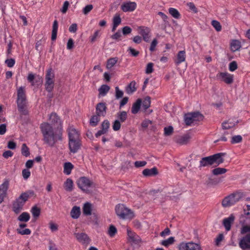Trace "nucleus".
<instances>
[{
    "mask_svg": "<svg viewBox=\"0 0 250 250\" xmlns=\"http://www.w3.org/2000/svg\"><path fill=\"white\" fill-rule=\"evenodd\" d=\"M158 15L159 16H160L161 17V19L163 20L165 25L168 23V22L167 21L168 17L165 14H164V13H163L162 12H159L158 13Z\"/></svg>",
    "mask_w": 250,
    "mask_h": 250,
    "instance_id": "052dcab7",
    "label": "nucleus"
},
{
    "mask_svg": "<svg viewBox=\"0 0 250 250\" xmlns=\"http://www.w3.org/2000/svg\"><path fill=\"white\" fill-rule=\"evenodd\" d=\"M110 90V87L106 84H103L99 88V96H105Z\"/></svg>",
    "mask_w": 250,
    "mask_h": 250,
    "instance_id": "473e14b6",
    "label": "nucleus"
},
{
    "mask_svg": "<svg viewBox=\"0 0 250 250\" xmlns=\"http://www.w3.org/2000/svg\"><path fill=\"white\" fill-rule=\"evenodd\" d=\"M241 42L237 40H232L230 43V50L232 52H235L240 50L241 47Z\"/></svg>",
    "mask_w": 250,
    "mask_h": 250,
    "instance_id": "b1692460",
    "label": "nucleus"
},
{
    "mask_svg": "<svg viewBox=\"0 0 250 250\" xmlns=\"http://www.w3.org/2000/svg\"><path fill=\"white\" fill-rule=\"evenodd\" d=\"M27 102L17 103L18 109L20 113V117L21 118L22 115H28L29 112L27 108Z\"/></svg>",
    "mask_w": 250,
    "mask_h": 250,
    "instance_id": "6ab92c4d",
    "label": "nucleus"
},
{
    "mask_svg": "<svg viewBox=\"0 0 250 250\" xmlns=\"http://www.w3.org/2000/svg\"><path fill=\"white\" fill-rule=\"evenodd\" d=\"M121 123L119 120H116L113 123V129L114 131H118L121 128Z\"/></svg>",
    "mask_w": 250,
    "mask_h": 250,
    "instance_id": "4d7b16f0",
    "label": "nucleus"
},
{
    "mask_svg": "<svg viewBox=\"0 0 250 250\" xmlns=\"http://www.w3.org/2000/svg\"><path fill=\"white\" fill-rule=\"evenodd\" d=\"M30 219V215L27 212H22L20 215L19 216L18 219L21 222H26L29 221Z\"/></svg>",
    "mask_w": 250,
    "mask_h": 250,
    "instance_id": "a19ab883",
    "label": "nucleus"
},
{
    "mask_svg": "<svg viewBox=\"0 0 250 250\" xmlns=\"http://www.w3.org/2000/svg\"><path fill=\"white\" fill-rule=\"evenodd\" d=\"M139 33L141 35L143 38V40L146 42L149 41L150 36L149 35L150 30L149 28L144 26H140L138 27Z\"/></svg>",
    "mask_w": 250,
    "mask_h": 250,
    "instance_id": "f3484780",
    "label": "nucleus"
},
{
    "mask_svg": "<svg viewBox=\"0 0 250 250\" xmlns=\"http://www.w3.org/2000/svg\"><path fill=\"white\" fill-rule=\"evenodd\" d=\"M136 7L137 4L136 2L127 1L122 3L121 6V9L124 12H128L134 11Z\"/></svg>",
    "mask_w": 250,
    "mask_h": 250,
    "instance_id": "f8f14e48",
    "label": "nucleus"
},
{
    "mask_svg": "<svg viewBox=\"0 0 250 250\" xmlns=\"http://www.w3.org/2000/svg\"><path fill=\"white\" fill-rule=\"evenodd\" d=\"M109 126V122L108 120H104L102 124V129L107 132Z\"/></svg>",
    "mask_w": 250,
    "mask_h": 250,
    "instance_id": "680f3d73",
    "label": "nucleus"
},
{
    "mask_svg": "<svg viewBox=\"0 0 250 250\" xmlns=\"http://www.w3.org/2000/svg\"><path fill=\"white\" fill-rule=\"evenodd\" d=\"M73 165L70 162H66L64 164L63 172L66 175H69L72 169L73 168Z\"/></svg>",
    "mask_w": 250,
    "mask_h": 250,
    "instance_id": "7c9ffc66",
    "label": "nucleus"
},
{
    "mask_svg": "<svg viewBox=\"0 0 250 250\" xmlns=\"http://www.w3.org/2000/svg\"><path fill=\"white\" fill-rule=\"evenodd\" d=\"M127 233L128 241L131 243L132 244H139L142 242L141 237L135 232L131 231L130 229H127Z\"/></svg>",
    "mask_w": 250,
    "mask_h": 250,
    "instance_id": "9d476101",
    "label": "nucleus"
},
{
    "mask_svg": "<svg viewBox=\"0 0 250 250\" xmlns=\"http://www.w3.org/2000/svg\"><path fill=\"white\" fill-rule=\"evenodd\" d=\"M31 211L35 220L39 217L41 214V209L36 206L32 207Z\"/></svg>",
    "mask_w": 250,
    "mask_h": 250,
    "instance_id": "e433bc0d",
    "label": "nucleus"
},
{
    "mask_svg": "<svg viewBox=\"0 0 250 250\" xmlns=\"http://www.w3.org/2000/svg\"><path fill=\"white\" fill-rule=\"evenodd\" d=\"M221 181L220 179H217L216 178H209L206 181V184L208 186L212 185H215L218 184Z\"/></svg>",
    "mask_w": 250,
    "mask_h": 250,
    "instance_id": "de8ad7c7",
    "label": "nucleus"
},
{
    "mask_svg": "<svg viewBox=\"0 0 250 250\" xmlns=\"http://www.w3.org/2000/svg\"><path fill=\"white\" fill-rule=\"evenodd\" d=\"M174 242V238L173 237H170L167 240H163L161 242V245L167 247L170 245L172 244Z\"/></svg>",
    "mask_w": 250,
    "mask_h": 250,
    "instance_id": "09e8293b",
    "label": "nucleus"
},
{
    "mask_svg": "<svg viewBox=\"0 0 250 250\" xmlns=\"http://www.w3.org/2000/svg\"><path fill=\"white\" fill-rule=\"evenodd\" d=\"M92 184L93 182L85 177H81L77 181L78 187L86 193L90 192L87 188L90 187Z\"/></svg>",
    "mask_w": 250,
    "mask_h": 250,
    "instance_id": "6e6552de",
    "label": "nucleus"
},
{
    "mask_svg": "<svg viewBox=\"0 0 250 250\" xmlns=\"http://www.w3.org/2000/svg\"><path fill=\"white\" fill-rule=\"evenodd\" d=\"M118 62V58L117 57L111 58L109 59L107 61L106 68L108 69H111Z\"/></svg>",
    "mask_w": 250,
    "mask_h": 250,
    "instance_id": "f704fd0d",
    "label": "nucleus"
},
{
    "mask_svg": "<svg viewBox=\"0 0 250 250\" xmlns=\"http://www.w3.org/2000/svg\"><path fill=\"white\" fill-rule=\"evenodd\" d=\"M27 102L25 87L21 86L17 90V103Z\"/></svg>",
    "mask_w": 250,
    "mask_h": 250,
    "instance_id": "4468645a",
    "label": "nucleus"
},
{
    "mask_svg": "<svg viewBox=\"0 0 250 250\" xmlns=\"http://www.w3.org/2000/svg\"><path fill=\"white\" fill-rule=\"evenodd\" d=\"M184 120L187 125H189L194 122L191 113L185 115Z\"/></svg>",
    "mask_w": 250,
    "mask_h": 250,
    "instance_id": "49530a36",
    "label": "nucleus"
},
{
    "mask_svg": "<svg viewBox=\"0 0 250 250\" xmlns=\"http://www.w3.org/2000/svg\"><path fill=\"white\" fill-rule=\"evenodd\" d=\"M225 155L226 153H218L202 158H200L199 155H196L195 160L200 159L198 167L201 168L202 167H210L214 163H216L218 166L222 164L224 162L223 157Z\"/></svg>",
    "mask_w": 250,
    "mask_h": 250,
    "instance_id": "f257e3e1",
    "label": "nucleus"
},
{
    "mask_svg": "<svg viewBox=\"0 0 250 250\" xmlns=\"http://www.w3.org/2000/svg\"><path fill=\"white\" fill-rule=\"evenodd\" d=\"M153 63H152V62L148 63L146 65V74H150V73H152L153 71Z\"/></svg>",
    "mask_w": 250,
    "mask_h": 250,
    "instance_id": "bf43d9fd",
    "label": "nucleus"
},
{
    "mask_svg": "<svg viewBox=\"0 0 250 250\" xmlns=\"http://www.w3.org/2000/svg\"><path fill=\"white\" fill-rule=\"evenodd\" d=\"M81 214L80 208L77 206H74L70 212V215L72 218L77 219Z\"/></svg>",
    "mask_w": 250,
    "mask_h": 250,
    "instance_id": "c85d7f7f",
    "label": "nucleus"
},
{
    "mask_svg": "<svg viewBox=\"0 0 250 250\" xmlns=\"http://www.w3.org/2000/svg\"><path fill=\"white\" fill-rule=\"evenodd\" d=\"M227 171V169L225 168L217 167L212 170V173L214 175H218L225 173Z\"/></svg>",
    "mask_w": 250,
    "mask_h": 250,
    "instance_id": "a18cd8bd",
    "label": "nucleus"
},
{
    "mask_svg": "<svg viewBox=\"0 0 250 250\" xmlns=\"http://www.w3.org/2000/svg\"><path fill=\"white\" fill-rule=\"evenodd\" d=\"M55 74L52 68H49L46 71L45 77V89L48 92H51L55 85Z\"/></svg>",
    "mask_w": 250,
    "mask_h": 250,
    "instance_id": "423d86ee",
    "label": "nucleus"
},
{
    "mask_svg": "<svg viewBox=\"0 0 250 250\" xmlns=\"http://www.w3.org/2000/svg\"><path fill=\"white\" fill-rule=\"evenodd\" d=\"M121 23V18L119 14H116L113 19V27L112 31L114 32L117 26Z\"/></svg>",
    "mask_w": 250,
    "mask_h": 250,
    "instance_id": "cd10ccee",
    "label": "nucleus"
},
{
    "mask_svg": "<svg viewBox=\"0 0 250 250\" xmlns=\"http://www.w3.org/2000/svg\"><path fill=\"white\" fill-rule=\"evenodd\" d=\"M237 64L235 61H233L229 63V70L230 71H234L237 68Z\"/></svg>",
    "mask_w": 250,
    "mask_h": 250,
    "instance_id": "338daca9",
    "label": "nucleus"
},
{
    "mask_svg": "<svg viewBox=\"0 0 250 250\" xmlns=\"http://www.w3.org/2000/svg\"><path fill=\"white\" fill-rule=\"evenodd\" d=\"M107 107L105 103H99L96 106V114L101 117H104L106 113Z\"/></svg>",
    "mask_w": 250,
    "mask_h": 250,
    "instance_id": "2eb2a0df",
    "label": "nucleus"
},
{
    "mask_svg": "<svg viewBox=\"0 0 250 250\" xmlns=\"http://www.w3.org/2000/svg\"><path fill=\"white\" fill-rule=\"evenodd\" d=\"M164 135L166 136H171L173 133V128L169 125L164 128Z\"/></svg>",
    "mask_w": 250,
    "mask_h": 250,
    "instance_id": "603ef678",
    "label": "nucleus"
},
{
    "mask_svg": "<svg viewBox=\"0 0 250 250\" xmlns=\"http://www.w3.org/2000/svg\"><path fill=\"white\" fill-rule=\"evenodd\" d=\"M220 76L222 80L227 84H231L233 82V76L232 75L227 72H221Z\"/></svg>",
    "mask_w": 250,
    "mask_h": 250,
    "instance_id": "412c9836",
    "label": "nucleus"
},
{
    "mask_svg": "<svg viewBox=\"0 0 250 250\" xmlns=\"http://www.w3.org/2000/svg\"><path fill=\"white\" fill-rule=\"evenodd\" d=\"M81 144L80 139L69 141V147L70 151L73 153L77 152L80 149Z\"/></svg>",
    "mask_w": 250,
    "mask_h": 250,
    "instance_id": "a211bd4d",
    "label": "nucleus"
},
{
    "mask_svg": "<svg viewBox=\"0 0 250 250\" xmlns=\"http://www.w3.org/2000/svg\"><path fill=\"white\" fill-rule=\"evenodd\" d=\"M235 125V124L230 122L229 120L225 121L222 123L223 129H228L232 128Z\"/></svg>",
    "mask_w": 250,
    "mask_h": 250,
    "instance_id": "37998d69",
    "label": "nucleus"
},
{
    "mask_svg": "<svg viewBox=\"0 0 250 250\" xmlns=\"http://www.w3.org/2000/svg\"><path fill=\"white\" fill-rule=\"evenodd\" d=\"M142 173L145 177H149L157 175L158 174V171L157 168L156 167H154L151 169H145L143 171Z\"/></svg>",
    "mask_w": 250,
    "mask_h": 250,
    "instance_id": "5701e85b",
    "label": "nucleus"
},
{
    "mask_svg": "<svg viewBox=\"0 0 250 250\" xmlns=\"http://www.w3.org/2000/svg\"><path fill=\"white\" fill-rule=\"evenodd\" d=\"M242 141V137L241 135H235L232 137L231 140V143L236 144V143H239L241 142Z\"/></svg>",
    "mask_w": 250,
    "mask_h": 250,
    "instance_id": "6e6d98bb",
    "label": "nucleus"
},
{
    "mask_svg": "<svg viewBox=\"0 0 250 250\" xmlns=\"http://www.w3.org/2000/svg\"><path fill=\"white\" fill-rule=\"evenodd\" d=\"M211 24L217 31H220L221 30L222 26L219 21L213 20L211 21Z\"/></svg>",
    "mask_w": 250,
    "mask_h": 250,
    "instance_id": "5fc2aeb1",
    "label": "nucleus"
},
{
    "mask_svg": "<svg viewBox=\"0 0 250 250\" xmlns=\"http://www.w3.org/2000/svg\"><path fill=\"white\" fill-rule=\"evenodd\" d=\"M21 152L22 155L25 157H28L29 156V149L25 144H23L22 145Z\"/></svg>",
    "mask_w": 250,
    "mask_h": 250,
    "instance_id": "8fccbe9b",
    "label": "nucleus"
},
{
    "mask_svg": "<svg viewBox=\"0 0 250 250\" xmlns=\"http://www.w3.org/2000/svg\"><path fill=\"white\" fill-rule=\"evenodd\" d=\"M49 228L52 231L54 232L58 230V226L56 224L53 223L52 221H51L49 223Z\"/></svg>",
    "mask_w": 250,
    "mask_h": 250,
    "instance_id": "0e129e2a",
    "label": "nucleus"
},
{
    "mask_svg": "<svg viewBox=\"0 0 250 250\" xmlns=\"http://www.w3.org/2000/svg\"><path fill=\"white\" fill-rule=\"evenodd\" d=\"M100 116L98 115L97 114L92 116L90 120V124L93 126H96L100 121Z\"/></svg>",
    "mask_w": 250,
    "mask_h": 250,
    "instance_id": "4c0bfd02",
    "label": "nucleus"
},
{
    "mask_svg": "<svg viewBox=\"0 0 250 250\" xmlns=\"http://www.w3.org/2000/svg\"><path fill=\"white\" fill-rule=\"evenodd\" d=\"M83 213L85 215H90L91 214V204L89 203H86L84 204L83 207Z\"/></svg>",
    "mask_w": 250,
    "mask_h": 250,
    "instance_id": "72a5a7b5",
    "label": "nucleus"
},
{
    "mask_svg": "<svg viewBox=\"0 0 250 250\" xmlns=\"http://www.w3.org/2000/svg\"><path fill=\"white\" fill-rule=\"evenodd\" d=\"M117 230L116 227L113 225H111L109 226V229L108 230V234L110 237H113L117 233Z\"/></svg>",
    "mask_w": 250,
    "mask_h": 250,
    "instance_id": "3c124183",
    "label": "nucleus"
},
{
    "mask_svg": "<svg viewBox=\"0 0 250 250\" xmlns=\"http://www.w3.org/2000/svg\"><path fill=\"white\" fill-rule=\"evenodd\" d=\"M5 63L9 67H12L14 66L15 63V61L14 59L11 58L7 59L5 61Z\"/></svg>",
    "mask_w": 250,
    "mask_h": 250,
    "instance_id": "69168bd1",
    "label": "nucleus"
},
{
    "mask_svg": "<svg viewBox=\"0 0 250 250\" xmlns=\"http://www.w3.org/2000/svg\"><path fill=\"white\" fill-rule=\"evenodd\" d=\"M74 234L77 241L83 245L87 246L90 243V239L86 233H75Z\"/></svg>",
    "mask_w": 250,
    "mask_h": 250,
    "instance_id": "9b49d317",
    "label": "nucleus"
},
{
    "mask_svg": "<svg viewBox=\"0 0 250 250\" xmlns=\"http://www.w3.org/2000/svg\"><path fill=\"white\" fill-rule=\"evenodd\" d=\"M115 98L116 99H119L120 98H122L123 97L124 95V92L123 91L121 90L118 86L115 87Z\"/></svg>",
    "mask_w": 250,
    "mask_h": 250,
    "instance_id": "864d4df0",
    "label": "nucleus"
},
{
    "mask_svg": "<svg viewBox=\"0 0 250 250\" xmlns=\"http://www.w3.org/2000/svg\"><path fill=\"white\" fill-rule=\"evenodd\" d=\"M193 120L195 121H201L203 120L204 116L201 114L199 112H191Z\"/></svg>",
    "mask_w": 250,
    "mask_h": 250,
    "instance_id": "c9c22d12",
    "label": "nucleus"
},
{
    "mask_svg": "<svg viewBox=\"0 0 250 250\" xmlns=\"http://www.w3.org/2000/svg\"><path fill=\"white\" fill-rule=\"evenodd\" d=\"M234 220V216L233 214H231L229 217L225 218L223 220V224L226 230L229 231L231 229V224Z\"/></svg>",
    "mask_w": 250,
    "mask_h": 250,
    "instance_id": "aec40b11",
    "label": "nucleus"
},
{
    "mask_svg": "<svg viewBox=\"0 0 250 250\" xmlns=\"http://www.w3.org/2000/svg\"><path fill=\"white\" fill-rule=\"evenodd\" d=\"M117 117L120 122H125L127 118L126 112L125 111L119 112L117 113Z\"/></svg>",
    "mask_w": 250,
    "mask_h": 250,
    "instance_id": "ea45409f",
    "label": "nucleus"
},
{
    "mask_svg": "<svg viewBox=\"0 0 250 250\" xmlns=\"http://www.w3.org/2000/svg\"><path fill=\"white\" fill-rule=\"evenodd\" d=\"M58 28V21L57 20H55L53 22V26H52V30L51 40L52 41H55L57 38Z\"/></svg>",
    "mask_w": 250,
    "mask_h": 250,
    "instance_id": "c756f323",
    "label": "nucleus"
},
{
    "mask_svg": "<svg viewBox=\"0 0 250 250\" xmlns=\"http://www.w3.org/2000/svg\"><path fill=\"white\" fill-rule=\"evenodd\" d=\"M93 5L92 4L87 5L83 10V13L84 15H87L92 9Z\"/></svg>",
    "mask_w": 250,
    "mask_h": 250,
    "instance_id": "774afa93",
    "label": "nucleus"
},
{
    "mask_svg": "<svg viewBox=\"0 0 250 250\" xmlns=\"http://www.w3.org/2000/svg\"><path fill=\"white\" fill-rule=\"evenodd\" d=\"M33 191L29 190L27 192L22 193L18 198L13 203V210L18 214L21 212L26 201H27L30 195H33Z\"/></svg>",
    "mask_w": 250,
    "mask_h": 250,
    "instance_id": "7ed1b4c3",
    "label": "nucleus"
},
{
    "mask_svg": "<svg viewBox=\"0 0 250 250\" xmlns=\"http://www.w3.org/2000/svg\"><path fill=\"white\" fill-rule=\"evenodd\" d=\"M141 103L142 100L141 99L137 100V101L132 105L131 108L132 113L135 114L138 112L140 109Z\"/></svg>",
    "mask_w": 250,
    "mask_h": 250,
    "instance_id": "bb28decb",
    "label": "nucleus"
},
{
    "mask_svg": "<svg viewBox=\"0 0 250 250\" xmlns=\"http://www.w3.org/2000/svg\"><path fill=\"white\" fill-rule=\"evenodd\" d=\"M247 232L250 233V226H243L241 229V233L242 234H244L247 233Z\"/></svg>",
    "mask_w": 250,
    "mask_h": 250,
    "instance_id": "e2e57ef3",
    "label": "nucleus"
},
{
    "mask_svg": "<svg viewBox=\"0 0 250 250\" xmlns=\"http://www.w3.org/2000/svg\"><path fill=\"white\" fill-rule=\"evenodd\" d=\"M169 13L175 19H178L180 18V14L178 11L174 8L168 9Z\"/></svg>",
    "mask_w": 250,
    "mask_h": 250,
    "instance_id": "79ce46f5",
    "label": "nucleus"
},
{
    "mask_svg": "<svg viewBox=\"0 0 250 250\" xmlns=\"http://www.w3.org/2000/svg\"><path fill=\"white\" fill-rule=\"evenodd\" d=\"M69 141L79 139V134L74 128L70 127L68 129Z\"/></svg>",
    "mask_w": 250,
    "mask_h": 250,
    "instance_id": "4be33fe9",
    "label": "nucleus"
},
{
    "mask_svg": "<svg viewBox=\"0 0 250 250\" xmlns=\"http://www.w3.org/2000/svg\"><path fill=\"white\" fill-rule=\"evenodd\" d=\"M243 197V193L236 192L225 197L222 201V205L224 208L229 207L238 202Z\"/></svg>",
    "mask_w": 250,
    "mask_h": 250,
    "instance_id": "20e7f679",
    "label": "nucleus"
},
{
    "mask_svg": "<svg viewBox=\"0 0 250 250\" xmlns=\"http://www.w3.org/2000/svg\"><path fill=\"white\" fill-rule=\"evenodd\" d=\"M178 248L179 250H203L200 243L192 241L181 243Z\"/></svg>",
    "mask_w": 250,
    "mask_h": 250,
    "instance_id": "0eeeda50",
    "label": "nucleus"
},
{
    "mask_svg": "<svg viewBox=\"0 0 250 250\" xmlns=\"http://www.w3.org/2000/svg\"><path fill=\"white\" fill-rule=\"evenodd\" d=\"M136 82L134 81L131 82L129 84L125 87V92L128 94H131L133 92H135L137 90L136 87Z\"/></svg>",
    "mask_w": 250,
    "mask_h": 250,
    "instance_id": "a878e982",
    "label": "nucleus"
},
{
    "mask_svg": "<svg viewBox=\"0 0 250 250\" xmlns=\"http://www.w3.org/2000/svg\"><path fill=\"white\" fill-rule=\"evenodd\" d=\"M49 120L51 121V122L52 123V124H61L60 118L55 113H52L50 114Z\"/></svg>",
    "mask_w": 250,
    "mask_h": 250,
    "instance_id": "2f4dec72",
    "label": "nucleus"
},
{
    "mask_svg": "<svg viewBox=\"0 0 250 250\" xmlns=\"http://www.w3.org/2000/svg\"><path fill=\"white\" fill-rule=\"evenodd\" d=\"M9 184V181L6 180L0 186V204L3 202L4 198L6 196V192L8 188Z\"/></svg>",
    "mask_w": 250,
    "mask_h": 250,
    "instance_id": "dca6fc26",
    "label": "nucleus"
},
{
    "mask_svg": "<svg viewBox=\"0 0 250 250\" xmlns=\"http://www.w3.org/2000/svg\"><path fill=\"white\" fill-rule=\"evenodd\" d=\"M73 181L69 178L67 179L64 183L65 189L68 191H71L73 189Z\"/></svg>",
    "mask_w": 250,
    "mask_h": 250,
    "instance_id": "58836bf2",
    "label": "nucleus"
},
{
    "mask_svg": "<svg viewBox=\"0 0 250 250\" xmlns=\"http://www.w3.org/2000/svg\"><path fill=\"white\" fill-rule=\"evenodd\" d=\"M191 136L189 134L176 136L174 137V141L180 145H187L190 141Z\"/></svg>",
    "mask_w": 250,
    "mask_h": 250,
    "instance_id": "ddd939ff",
    "label": "nucleus"
},
{
    "mask_svg": "<svg viewBox=\"0 0 250 250\" xmlns=\"http://www.w3.org/2000/svg\"><path fill=\"white\" fill-rule=\"evenodd\" d=\"M186 60V52L185 51H180L177 55V59L175 61V62L176 64H179L180 63L185 62Z\"/></svg>",
    "mask_w": 250,
    "mask_h": 250,
    "instance_id": "393cba45",
    "label": "nucleus"
},
{
    "mask_svg": "<svg viewBox=\"0 0 250 250\" xmlns=\"http://www.w3.org/2000/svg\"><path fill=\"white\" fill-rule=\"evenodd\" d=\"M115 210L117 215L121 219H132L134 217L133 212L123 204H119L116 206Z\"/></svg>",
    "mask_w": 250,
    "mask_h": 250,
    "instance_id": "39448f33",
    "label": "nucleus"
},
{
    "mask_svg": "<svg viewBox=\"0 0 250 250\" xmlns=\"http://www.w3.org/2000/svg\"><path fill=\"white\" fill-rule=\"evenodd\" d=\"M40 128L44 142L51 146H53L57 140L52 126L49 123L44 122L41 125Z\"/></svg>",
    "mask_w": 250,
    "mask_h": 250,
    "instance_id": "f03ea898",
    "label": "nucleus"
},
{
    "mask_svg": "<svg viewBox=\"0 0 250 250\" xmlns=\"http://www.w3.org/2000/svg\"><path fill=\"white\" fill-rule=\"evenodd\" d=\"M239 246L243 250H250V233L247 234L241 239Z\"/></svg>",
    "mask_w": 250,
    "mask_h": 250,
    "instance_id": "1a4fd4ad",
    "label": "nucleus"
},
{
    "mask_svg": "<svg viewBox=\"0 0 250 250\" xmlns=\"http://www.w3.org/2000/svg\"><path fill=\"white\" fill-rule=\"evenodd\" d=\"M152 122L149 120H145L141 123V126L145 129H146L149 125H151Z\"/></svg>",
    "mask_w": 250,
    "mask_h": 250,
    "instance_id": "13d9d810",
    "label": "nucleus"
},
{
    "mask_svg": "<svg viewBox=\"0 0 250 250\" xmlns=\"http://www.w3.org/2000/svg\"><path fill=\"white\" fill-rule=\"evenodd\" d=\"M151 100L149 96L146 97L143 102V108L145 110L147 109L150 106Z\"/></svg>",
    "mask_w": 250,
    "mask_h": 250,
    "instance_id": "c03bdc74",
    "label": "nucleus"
}]
</instances>
